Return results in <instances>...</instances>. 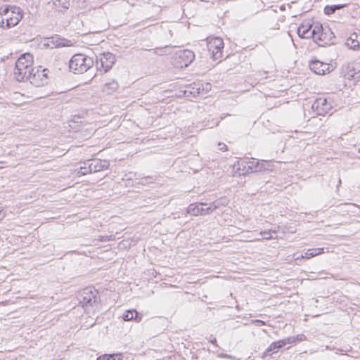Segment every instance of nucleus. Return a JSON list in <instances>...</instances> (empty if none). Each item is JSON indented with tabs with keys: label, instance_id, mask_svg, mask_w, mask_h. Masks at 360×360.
I'll list each match as a JSON object with an SVG mask.
<instances>
[{
	"label": "nucleus",
	"instance_id": "1",
	"mask_svg": "<svg viewBox=\"0 0 360 360\" xmlns=\"http://www.w3.org/2000/svg\"><path fill=\"white\" fill-rule=\"evenodd\" d=\"M23 17L22 10L16 6L0 7V27L11 28L15 26Z\"/></svg>",
	"mask_w": 360,
	"mask_h": 360
},
{
	"label": "nucleus",
	"instance_id": "2",
	"mask_svg": "<svg viewBox=\"0 0 360 360\" xmlns=\"http://www.w3.org/2000/svg\"><path fill=\"white\" fill-rule=\"evenodd\" d=\"M33 57L29 53L22 54L16 60L13 75L15 79L18 82H23L28 79L32 72Z\"/></svg>",
	"mask_w": 360,
	"mask_h": 360
},
{
	"label": "nucleus",
	"instance_id": "3",
	"mask_svg": "<svg viewBox=\"0 0 360 360\" xmlns=\"http://www.w3.org/2000/svg\"><path fill=\"white\" fill-rule=\"evenodd\" d=\"M94 64L93 59L84 54H75L70 60V69L76 74L86 72Z\"/></svg>",
	"mask_w": 360,
	"mask_h": 360
},
{
	"label": "nucleus",
	"instance_id": "4",
	"mask_svg": "<svg viewBox=\"0 0 360 360\" xmlns=\"http://www.w3.org/2000/svg\"><path fill=\"white\" fill-rule=\"evenodd\" d=\"M194 53L188 49L180 50L175 53L173 58V65L176 68L188 67L194 60Z\"/></svg>",
	"mask_w": 360,
	"mask_h": 360
},
{
	"label": "nucleus",
	"instance_id": "5",
	"mask_svg": "<svg viewBox=\"0 0 360 360\" xmlns=\"http://www.w3.org/2000/svg\"><path fill=\"white\" fill-rule=\"evenodd\" d=\"M207 49L213 60H217L222 57L224 41L220 37H212L208 39Z\"/></svg>",
	"mask_w": 360,
	"mask_h": 360
},
{
	"label": "nucleus",
	"instance_id": "6",
	"mask_svg": "<svg viewBox=\"0 0 360 360\" xmlns=\"http://www.w3.org/2000/svg\"><path fill=\"white\" fill-rule=\"evenodd\" d=\"M77 299L82 307H92L97 300L96 292L89 288H84L79 292Z\"/></svg>",
	"mask_w": 360,
	"mask_h": 360
},
{
	"label": "nucleus",
	"instance_id": "7",
	"mask_svg": "<svg viewBox=\"0 0 360 360\" xmlns=\"http://www.w3.org/2000/svg\"><path fill=\"white\" fill-rule=\"evenodd\" d=\"M187 212L193 216L208 215L213 212L210 204L205 202L191 203L187 208Z\"/></svg>",
	"mask_w": 360,
	"mask_h": 360
},
{
	"label": "nucleus",
	"instance_id": "8",
	"mask_svg": "<svg viewBox=\"0 0 360 360\" xmlns=\"http://www.w3.org/2000/svg\"><path fill=\"white\" fill-rule=\"evenodd\" d=\"M47 69H37L31 72L28 79L30 83L35 86H41L49 82Z\"/></svg>",
	"mask_w": 360,
	"mask_h": 360
},
{
	"label": "nucleus",
	"instance_id": "9",
	"mask_svg": "<svg viewBox=\"0 0 360 360\" xmlns=\"http://www.w3.org/2000/svg\"><path fill=\"white\" fill-rule=\"evenodd\" d=\"M317 30H319L318 27H315L314 29L311 30V25H304L302 24L297 28V34L300 37L303 39H310L313 37L314 41L318 43V41H322V38L321 35L318 34Z\"/></svg>",
	"mask_w": 360,
	"mask_h": 360
},
{
	"label": "nucleus",
	"instance_id": "10",
	"mask_svg": "<svg viewBox=\"0 0 360 360\" xmlns=\"http://www.w3.org/2000/svg\"><path fill=\"white\" fill-rule=\"evenodd\" d=\"M312 109L319 115L329 113L332 110V105L328 102L327 98L320 97L315 100L312 104Z\"/></svg>",
	"mask_w": 360,
	"mask_h": 360
},
{
	"label": "nucleus",
	"instance_id": "11",
	"mask_svg": "<svg viewBox=\"0 0 360 360\" xmlns=\"http://www.w3.org/2000/svg\"><path fill=\"white\" fill-rule=\"evenodd\" d=\"M115 61V56L110 53H104L100 56L99 62L97 60L98 68H102L104 72H107L113 65Z\"/></svg>",
	"mask_w": 360,
	"mask_h": 360
},
{
	"label": "nucleus",
	"instance_id": "12",
	"mask_svg": "<svg viewBox=\"0 0 360 360\" xmlns=\"http://www.w3.org/2000/svg\"><path fill=\"white\" fill-rule=\"evenodd\" d=\"M310 69L316 75H324L333 70V66L328 63L315 60L309 64Z\"/></svg>",
	"mask_w": 360,
	"mask_h": 360
},
{
	"label": "nucleus",
	"instance_id": "13",
	"mask_svg": "<svg viewBox=\"0 0 360 360\" xmlns=\"http://www.w3.org/2000/svg\"><path fill=\"white\" fill-rule=\"evenodd\" d=\"M89 165V171L92 172H98L104 169H107L110 164L109 162L105 160L93 159L87 162Z\"/></svg>",
	"mask_w": 360,
	"mask_h": 360
},
{
	"label": "nucleus",
	"instance_id": "14",
	"mask_svg": "<svg viewBox=\"0 0 360 360\" xmlns=\"http://www.w3.org/2000/svg\"><path fill=\"white\" fill-rule=\"evenodd\" d=\"M293 342L294 340H292L291 338H289L287 339L272 342L264 352L263 357H265L266 356L269 355L271 352H273L274 353L276 352L278 349L282 348L283 346L288 344H291Z\"/></svg>",
	"mask_w": 360,
	"mask_h": 360
},
{
	"label": "nucleus",
	"instance_id": "15",
	"mask_svg": "<svg viewBox=\"0 0 360 360\" xmlns=\"http://www.w3.org/2000/svg\"><path fill=\"white\" fill-rule=\"evenodd\" d=\"M241 165H243L245 169L247 166V169H245V173L260 172V162L255 161L254 159H252V158H251V159L247 158L246 160L242 161Z\"/></svg>",
	"mask_w": 360,
	"mask_h": 360
},
{
	"label": "nucleus",
	"instance_id": "16",
	"mask_svg": "<svg viewBox=\"0 0 360 360\" xmlns=\"http://www.w3.org/2000/svg\"><path fill=\"white\" fill-rule=\"evenodd\" d=\"M346 45L352 49H360V33L354 32L347 39Z\"/></svg>",
	"mask_w": 360,
	"mask_h": 360
},
{
	"label": "nucleus",
	"instance_id": "17",
	"mask_svg": "<svg viewBox=\"0 0 360 360\" xmlns=\"http://www.w3.org/2000/svg\"><path fill=\"white\" fill-rule=\"evenodd\" d=\"M48 4L51 5V2H49ZM70 5L69 0H53L51 3L52 8L58 11L68 9Z\"/></svg>",
	"mask_w": 360,
	"mask_h": 360
},
{
	"label": "nucleus",
	"instance_id": "18",
	"mask_svg": "<svg viewBox=\"0 0 360 360\" xmlns=\"http://www.w3.org/2000/svg\"><path fill=\"white\" fill-rule=\"evenodd\" d=\"M118 87V83L115 79H110L104 84L102 91L107 94H112L117 90Z\"/></svg>",
	"mask_w": 360,
	"mask_h": 360
},
{
	"label": "nucleus",
	"instance_id": "19",
	"mask_svg": "<svg viewBox=\"0 0 360 360\" xmlns=\"http://www.w3.org/2000/svg\"><path fill=\"white\" fill-rule=\"evenodd\" d=\"M122 318L125 321L134 320L136 322H140L141 320V316L139 315V313L135 309L126 311L123 314Z\"/></svg>",
	"mask_w": 360,
	"mask_h": 360
},
{
	"label": "nucleus",
	"instance_id": "20",
	"mask_svg": "<svg viewBox=\"0 0 360 360\" xmlns=\"http://www.w3.org/2000/svg\"><path fill=\"white\" fill-rule=\"evenodd\" d=\"M322 253H323V248H312L307 250L304 255H301L300 257L303 259H310Z\"/></svg>",
	"mask_w": 360,
	"mask_h": 360
},
{
	"label": "nucleus",
	"instance_id": "21",
	"mask_svg": "<svg viewBox=\"0 0 360 360\" xmlns=\"http://www.w3.org/2000/svg\"><path fill=\"white\" fill-rule=\"evenodd\" d=\"M274 169V165L271 161L262 160L260 162V172H271Z\"/></svg>",
	"mask_w": 360,
	"mask_h": 360
},
{
	"label": "nucleus",
	"instance_id": "22",
	"mask_svg": "<svg viewBox=\"0 0 360 360\" xmlns=\"http://www.w3.org/2000/svg\"><path fill=\"white\" fill-rule=\"evenodd\" d=\"M228 200L226 198H220L219 199L210 203L211 207L213 208V212L221 206H226Z\"/></svg>",
	"mask_w": 360,
	"mask_h": 360
},
{
	"label": "nucleus",
	"instance_id": "23",
	"mask_svg": "<svg viewBox=\"0 0 360 360\" xmlns=\"http://www.w3.org/2000/svg\"><path fill=\"white\" fill-rule=\"evenodd\" d=\"M189 87L188 89L184 91V94L186 96H188L189 94H192L193 96H196L197 95L200 94V87L198 86L196 88L193 87L192 89Z\"/></svg>",
	"mask_w": 360,
	"mask_h": 360
},
{
	"label": "nucleus",
	"instance_id": "24",
	"mask_svg": "<svg viewBox=\"0 0 360 360\" xmlns=\"http://www.w3.org/2000/svg\"><path fill=\"white\" fill-rule=\"evenodd\" d=\"M78 173L80 174V175H86L89 173H92L91 171H89V165L87 164V162H84V166L81 167Z\"/></svg>",
	"mask_w": 360,
	"mask_h": 360
},
{
	"label": "nucleus",
	"instance_id": "25",
	"mask_svg": "<svg viewBox=\"0 0 360 360\" xmlns=\"http://www.w3.org/2000/svg\"><path fill=\"white\" fill-rule=\"evenodd\" d=\"M106 356L107 360H122V357L120 354H106Z\"/></svg>",
	"mask_w": 360,
	"mask_h": 360
},
{
	"label": "nucleus",
	"instance_id": "26",
	"mask_svg": "<svg viewBox=\"0 0 360 360\" xmlns=\"http://www.w3.org/2000/svg\"><path fill=\"white\" fill-rule=\"evenodd\" d=\"M260 234L262 236L264 239L269 240L273 238L271 230L261 231Z\"/></svg>",
	"mask_w": 360,
	"mask_h": 360
},
{
	"label": "nucleus",
	"instance_id": "27",
	"mask_svg": "<svg viewBox=\"0 0 360 360\" xmlns=\"http://www.w3.org/2000/svg\"><path fill=\"white\" fill-rule=\"evenodd\" d=\"M335 12L334 8L333 6H326L325 8H324V13L326 14V15H330V14H333Z\"/></svg>",
	"mask_w": 360,
	"mask_h": 360
},
{
	"label": "nucleus",
	"instance_id": "28",
	"mask_svg": "<svg viewBox=\"0 0 360 360\" xmlns=\"http://www.w3.org/2000/svg\"><path fill=\"white\" fill-rule=\"evenodd\" d=\"M218 147H219V148H218V149H219V150H221V151H226V150H227V146H226V145L225 143H218Z\"/></svg>",
	"mask_w": 360,
	"mask_h": 360
},
{
	"label": "nucleus",
	"instance_id": "29",
	"mask_svg": "<svg viewBox=\"0 0 360 360\" xmlns=\"http://www.w3.org/2000/svg\"><path fill=\"white\" fill-rule=\"evenodd\" d=\"M218 357L219 358H225V359H233V357L229 354H223V353H220L218 354Z\"/></svg>",
	"mask_w": 360,
	"mask_h": 360
},
{
	"label": "nucleus",
	"instance_id": "30",
	"mask_svg": "<svg viewBox=\"0 0 360 360\" xmlns=\"http://www.w3.org/2000/svg\"><path fill=\"white\" fill-rule=\"evenodd\" d=\"M333 6L335 11H336V10H339V9L342 8L345 6V5H343V4H337V5H333Z\"/></svg>",
	"mask_w": 360,
	"mask_h": 360
},
{
	"label": "nucleus",
	"instance_id": "31",
	"mask_svg": "<svg viewBox=\"0 0 360 360\" xmlns=\"http://www.w3.org/2000/svg\"><path fill=\"white\" fill-rule=\"evenodd\" d=\"M210 342L212 343L213 345H217V340L215 338H214L212 335L210 336Z\"/></svg>",
	"mask_w": 360,
	"mask_h": 360
},
{
	"label": "nucleus",
	"instance_id": "32",
	"mask_svg": "<svg viewBox=\"0 0 360 360\" xmlns=\"http://www.w3.org/2000/svg\"><path fill=\"white\" fill-rule=\"evenodd\" d=\"M255 322L257 323V325L258 326L264 325V322L263 321H261V320H256Z\"/></svg>",
	"mask_w": 360,
	"mask_h": 360
},
{
	"label": "nucleus",
	"instance_id": "33",
	"mask_svg": "<svg viewBox=\"0 0 360 360\" xmlns=\"http://www.w3.org/2000/svg\"><path fill=\"white\" fill-rule=\"evenodd\" d=\"M96 360H107L106 354L99 356Z\"/></svg>",
	"mask_w": 360,
	"mask_h": 360
},
{
	"label": "nucleus",
	"instance_id": "34",
	"mask_svg": "<svg viewBox=\"0 0 360 360\" xmlns=\"http://www.w3.org/2000/svg\"><path fill=\"white\" fill-rule=\"evenodd\" d=\"M65 46V44H62L61 43H57L55 44V46L57 47V46Z\"/></svg>",
	"mask_w": 360,
	"mask_h": 360
},
{
	"label": "nucleus",
	"instance_id": "35",
	"mask_svg": "<svg viewBox=\"0 0 360 360\" xmlns=\"http://www.w3.org/2000/svg\"><path fill=\"white\" fill-rule=\"evenodd\" d=\"M2 210L0 208V220H1L4 216L1 214Z\"/></svg>",
	"mask_w": 360,
	"mask_h": 360
},
{
	"label": "nucleus",
	"instance_id": "36",
	"mask_svg": "<svg viewBox=\"0 0 360 360\" xmlns=\"http://www.w3.org/2000/svg\"><path fill=\"white\" fill-rule=\"evenodd\" d=\"M162 51H163V50H162V49H159V50L158 51V52H159V51H160L159 54H160V55H161V54H162Z\"/></svg>",
	"mask_w": 360,
	"mask_h": 360
},
{
	"label": "nucleus",
	"instance_id": "37",
	"mask_svg": "<svg viewBox=\"0 0 360 360\" xmlns=\"http://www.w3.org/2000/svg\"><path fill=\"white\" fill-rule=\"evenodd\" d=\"M295 259H298L300 258V257H299V256H297V257H295Z\"/></svg>",
	"mask_w": 360,
	"mask_h": 360
},
{
	"label": "nucleus",
	"instance_id": "38",
	"mask_svg": "<svg viewBox=\"0 0 360 360\" xmlns=\"http://www.w3.org/2000/svg\"><path fill=\"white\" fill-rule=\"evenodd\" d=\"M359 152L360 153V148H359Z\"/></svg>",
	"mask_w": 360,
	"mask_h": 360
}]
</instances>
